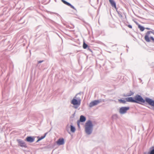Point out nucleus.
<instances>
[{
  "label": "nucleus",
  "mask_w": 154,
  "mask_h": 154,
  "mask_svg": "<svg viewBox=\"0 0 154 154\" xmlns=\"http://www.w3.org/2000/svg\"><path fill=\"white\" fill-rule=\"evenodd\" d=\"M127 26L129 28L131 29L132 28V26L130 25H127Z\"/></svg>",
  "instance_id": "nucleus-21"
},
{
  "label": "nucleus",
  "mask_w": 154,
  "mask_h": 154,
  "mask_svg": "<svg viewBox=\"0 0 154 154\" xmlns=\"http://www.w3.org/2000/svg\"><path fill=\"white\" fill-rule=\"evenodd\" d=\"M76 97L73 99L71 101V103L74 105L79 106L80 104L81 100L80 99H76Z\"/></svg>",
  "instance_id": "nucleus-4"
},
{
  "label": "nucleus",
  "mask_w": 154,
  "mask_h": 154,
  "mask_svg": "<svg viewBox=\"0 0 154 154\" xmlns=\"http://www.w3.org/2000/svg\"><path fill=\"white\" fill-rule=\"evenodd\" d=\"M150 154H154V149L151 151Z\"/></svg>",
  "instance_id": "nucleus-20"
},
{
  "label": "nucleus",
  "mask_w": 154,
  "mask_h": 154,
  "mask_svg": "<svg viewBox=\"0 0 154 154\" xmlns=\"http://www.w3.org/2000/svg\"><path fill=\"white\" fill-rule=\"evenodd\" d=\"M93 125L91 122L89 121H87L86 124L85 126V130L86 132L88 134H90L92 131Z\"/></svg>",
  "instance_id": "nucleus-2"
},
{
  "label": "nucleus",
  "mask_w": 154,
  "mask_h": 154,
  "mask_svg": "<svg viewBox=\"0 0 154 154\" xmlns=\"http://www.w3.org/2000/svg\"><path fill=\"white\" fill-rule=\"evenodd\" d=\"M45 136H42L41 137H39V138H38V140L37 141V142H38V141L42 140V139H43V138H45Z\"/></svg>",
  "instance_id": "nucleus-19"
},
{
  "label": "nucleus",
  "mask_w": 154,
  "mask_h": 154,
  "mask_svg": "<svg viewBox=\"0 0 154 154\" xmlns=\"http://www.w3.org/2000/svg\"><path fill=\"white\" fill-rule=\"evenodd\" d=\"M100 102V101L98 100H95L92 102H91L89 104V106L90 107H91L93 106L97 105Z\"/></svg>",
  "instance_id": "nucleus-8"
},
{
  "label": "nucleus",
  "mask_w": 154,
  "mask_h": 154,
  "mask_svg": "<svg viewBox=\"0 0 154 154\" xmlns=\"http://www.w3.org/2000/svg\"><path fill=\"white\" fill-rule=\"evenodd\" d=\"M17 141L18 143V144L20 146L22 147H26L27 146L26 143L23 140H18Z\"/></svg>",
  "instance_id": "nucleus-7"
},
{
  "label": "nucleus",
  "mask_w": 154,
  "mask_h": 154,
  "mask_svg": "<svg viewBox=\"0 0 154 154\" xmlns=\"http://www.w3.org/2000/svg\"><path fill=\"white\" fill-rule=\"evenodd\" d=\"M64 143V140L63 138L59 139L57 142V143L59 145H63Z\"/></svg>",
  "instance_id": "nucleus-10"
},
{
  "label": "nucleus",
  "mask_w": 154,
  "mask_h": 154,
  "mask_svg": "<svg viewBox=\"0 0 154 154\" xmlns=\"http://www.w3.org/2000/svg\"><path fill=\"white\" fill-rule=\"evenodd\" d=\"M88 45L86 44L85 42H84L83 47L84 49H86L88 47Z\"/></svg>",
  "instance_id": "nucleus-18"
},
{
  "label": "nucleus",
  "mask_w": 154,
  "mask_h": 154,
  "mask_svg": "<svg viewBox=\"0 0 154 154\" xmlns=\"http://www.w3.org/2000/svg\"><path fill=\"white\" fill-rule=\"evenodd\" d=\"M146 29H147V30H149V29H149V28H146Z\"/></svg>",
  "instance_id": "nucleus-24"
},
{
  "label": "nucleus",
  "mask_w": 154,
  "mask_h": 154,
  "mask_svg": "<svg viewBox=\"0 0 154 154\" xmlns=\"http://www.w3.org/2000/svg\"><path fill=\"white\" fill-rule=\"evenodd\" d=\"M129 107H123L120 108L119 109V112L122 114L125 113L127 111L129 110Z\"/></svg>",
  "instance_id": "nucleus-5"
},
{
  "label": "nucleus",
  "mask_w": 154,
  "mask_h": 154,
  "mask_svg": "<svg viewBox=\"0 0 154 154\" xmlns=\"http://www.w3.org/2000/svg\"><path fill=\"white\" fill-rule=\"evenodd\" d=\"M112 6L116 8V4L113 0H109Z\"/></svg>",
  "instance_id": "nucleus-13"
},
{
  "label": "nucleus",
  "mask_w": 154,
  "mask_h": 154,
  "mask_svg": "<svg viewBox=\"0 0 154 154\" xmlns=\"http://www.w3.org/2000/svg\"><path fill=\"white\" fill-rule=\"evenodd\" d=\"M43 61H39L38 62V63H41Z\"/></svg>",
  "instance_id": "nucleus-22"
},
{
  "label": "nucleus",
  "mask_w": 154,
  "mask_h": 154,
  "mask_svg": "<svg viewBox=\"0 0 154 154\" xmlns=\"http://www.w3.org/2000/svg\"><path fill=\"white\" fill-rule=\"evenodd\" d=\"M86 120V118L83 116H81L80 117V121L81 122H84Z\"/></svg>",
  "instance_id": "nucleus-14"
},
{
  "label": "nucleus",
  "mask_w": 154,
  "mask_h": 154,
  "mask_svg": "<svg viewBox=\"0 0 154 154\" xmlns=\"http://www.w3.org/2000/svg\"><path fill=\"white\" fill-rule=\"evenodd\" d=\"M134 103H144L145 100L143 99L142 97L140 95H136L134 98Z\"/></svg>",
  "instance_id": "nucleus-3"
},
{
  "label": "nucleus",
  "mask_w": 154,
  "mask_h": 154,
  "mask_svg": "<svg viewBox=\"0 0 154 154\" xmlns=\"http://www.w3.org/2000/svg\"><path fill=\"white\" fill-rule=\"evenodd\" d=\"M70 130L72 132H75V128L72 125L70 126Z\"/></svg>",
  "instance_id": "nucleus-16"
},
{
  "label": "nucleus",
  "mask_w": 154,
  "mask_h": 154,
  "mask_svg": "<svg viewBox=\"0 0 154 154\" xmlns=\"http://www.w3.org/2000/svg\"><path fill=\"white\" fill-rule=\"evenodd\" d=\"M126 102H131L134 103V98L132 97H128L125 98Z\"/></svg>",
  "instance_id": "nucleus-12"
},
{
  "label": "nucleus",
  "mask_w": 154,
  "mask_h": 154,
  "mask_svg": "<svg viewBox=\"0 0 154 154\" xmlns=\"http://www.w3.org/2000/svg\"><path fill=\"white\" fill-rule=\"evenodd\" d=\"M144 39L146 42H149L152 41L154 42V32L152 31H147L146 33Z\"/></svg>",
  "instance_id": "nucleus-1"
},
{
  "label": "nucleus",
  "mask_w": 154,
  "mask_h": 154,
  "mask_svg": "<svg viewBox=\"0 0 154 154\" xmlns=\"http://www.w3.org/2000/svg\"><path fill=\"white\" fill-rule=\"evenodd\" d=\"M119 102L120 103H125L126 102V100H125V99L124 100H122V99H119L118 100Z\"/></svg>",
  "instance_id": "nucleus-17"
},
{
  "label": "nucleus",
  "mask_w": 154,
  "mask_h": 154,
  "mask_svg": "<svg viewBox=\"0 0 154 154\" xmlns=\"http://www.w3.org/2000/svg\"><path fill=\"white\" fill-rule=\"evenodd\" d=\"M62 2L64 4L67 5L69 6L71 8H72L73 9H74V10H76V9L71 4H70L69 3L65 1L64 0H61Z\"/></svg>",
  "instance_id": "nucleus-11"
},
{
  "label": "nucleus",
  "mask_w": 154,
  "mask_h": 154,
  "mask_svg": "<svg viewBox=\"0 0 154 154\" xmlns=\"http://www.w3.org/2000/svg\"><path fill=\"white\" fill-rule=\"evenodd\" d=\"M145 101L149 105L154 107V101L149 98H146ZM154 110V108H153Z\"/></svg>",
  "instance_id": "nucleus-6"
},
{
  "label": "nucleus",
  "mask_w": 154,
  "mask_h": 154,
  "mask_svg": "<svg viewBox=\"0 0 154 154\" xmlns=\"http://www.w3.org/2000/svg\"><path fill=\"white\" fill-rule=\"evenodd\" d=\"M34 140L35 138L33 137H28L26 138L25 140L30 143H32L34 141Z\"/></svg>",
  "instance_id": "nucleus-9"
},
{
  "label": "nucleus",
  "mask_w": 154,
  "mask_h": 154,
  "mask_svg": "<svg viewBox=\"0 0 154 154\" xmlns=\"http://www.w3.org/2000/svg\"><path fill=\"white\" fill-rule=\"evenodd\" d=\"M138 27L140 30L141 31H143L144 29V27L139 24H138Z\"/></svg>",
  "instance_id": "nucleus-15"
},
{
  "label": "nucleus",
  "mask_w": 154,
  "mask_h": 154,
  "mask_svg": "<svg viewBox=\"0 0 154 154\" xmlns=\"http://www.w3.org/2000/svg\"><path fill=\"white\" fill-rule=\"evenodd\" d=\"M78 125L79 126V122L78 121Z\"/></svg>",
  "instance_id": "nucleus-23"
}]
</instances>
